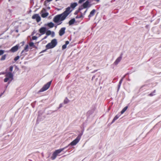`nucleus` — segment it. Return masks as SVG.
Here are the masks:
<instances>
[{
    "label": "nucleus",
    "mask_w": 161,
    "mask_h": 161,
    "mask_svg": "<svg viewBox=\"0 0 161 161\" xmlns=\"http://www.w3.org/2000/svg\"><path fill=\"white\" fill-rule=\"evenodd\" d=\"M51 83V81H50L45 84L39 91L40 92L45 91L48 89Z\"/></svg>",
    "instance_id": "6"
},
{
    "label": "nucleus",
    "mask_w": 161,
    "mask_h": 161,
    "mask_svg": "<svg viewBox=\"0 0 161 161\" xmlns=\"http://www.w3.org/2000/svg\"><path fill=\"white\" fill-rule=\"evenodd\" d=\"M19 58V56H17L14 59V60L15 61L17 60Z\"/></svg>",
    "instance_id": "25"
},
{
    "label": "nucleus",
    "mask_w": 161,
    "mask_h": 161,
    "mask_svg": "<svg viewBox=\"0 0 161 161\" xmlns=\"http://www.w3.org/2000/svg\"><path fill=\"white\" fill-rule=\"evenodd\" d=\"M46 30V28L45 27H42L41 28L39 29V32L43 34H44Z\"/></svg>",
    "instance_id": "10"
},
{
    "label": "nucleus",
    "mask_w": 161,
    "mask_h": 161,
    "mask_svg": "<svg viewBox=\"0 0 161 161\" xmlns=\"http://www.w3.org/2000/svg\"><path fill=\"white\" fill-rule=\"evenodd\" d=\"M86 0H80L79 1V3H82L84 2Z\"/></svg>",
    "instance_id": "30"
},
{
    "label": "nucleus",
    "mask_w": 161,
    "mask_h": 161,
    "mask_svg": "<svg viewBox=\"0 0 161 161\" xmlns=\"http://www.w3.org/2000/svg\"><path fill=\"white\" fill-rule=\"evenodd\" d=\"M47 25L50 28H52L54 26V24L52 22H50L48 23Z\"/></svg>",
    "instance_id": "19"
},
{
    "label": "nucleus",
    "mask_w": 161,
    "mask_h": 161,
    "mask_svg": "<svg viewBox=\"0 0 161 161\" xmlns=\"http://www.w3.org/2000/svg\"><path fill=\"white\" fill-rule=\"evenodd\" d=\"M24 43H25L24 42H21L20 43L22 44V46H23L24 45Z\"/></svg>",
    "instance_id": "34"
},
{
    "label": "nucleus",
    "mask_w": 161,
    "mask_h": 161,
    "mask_svg": "<svg viewBox=\"0 0 161 161\" xmlns=\"http://www.w3.org/2000/svg\"><path fill=\"white\" fill-rule=\"evenodd\" d=\"M119 117V116L118 115H116L113 119L112 123L114 122L116 120H117Z\"/></svg>",
    "instance_id": "21"
},
{
    "label": "nucleus",
    "mask_w": 161,
    "mask_h": 161,
    "mask_svg": "<svg viewBox=\"0 0 161 161\" xmlns=\"http://www.w3.org/2000/svg\"><path fill=\"white\" fill-rule=\"evenodd\" d=\"M79 10H80V8H79Z\"/></svg>",
    "instance_id": "41"
},
{
    "label": "nucleus",
    "mask_w": 161,
    "mask_h": 161,
    "mask_svg": "<svg viewBox=\"0 0 161 161\" xmlns=\"http://www.w3.org/2000/svg\"><path fill=\"white\" fill-rule=\"evenodd\" d=\"M75 22V19H73L69 21V24L70 25H72L74 24Z\"/></svg>",
    "instance_id": "18"
},
{
    "label": "nucleus",
    "mask_w": 161,
    "mask_h": 161,
    "mask_svg": "<svg viewBox=\"0 0 161 161\" xmlns=\"http://www.w3.org/2000/svg\"><path fill=\"white\" fill-rule=\"evenodd\" d=\"M57 44V40L55 39H53L52 40L51 42L48 43L46 46L47 49L54 48Z\"/></svg>",
    "instance_id": "2"
},
{
    "label": "nucleus",
    "mask_w": 161,
    "mask_h": 161,
    "mask_svg": "<svg viewBox=\"0 0 161 161\" xmlns=\"http://www.w3.org/2000/svg\"><path fill=\"white\" fill-rule=\"evenodd\" d=\"M13 74L10 72L7 73L6 75V78L4 80L5 82H10L13 79Z\"/></svg>",
    "instance_id": "3"
},
{
    "label": "nucleus",
    "mask_w": 161,
    "mask_h": 161,
    "mask_svg": "<svg viewBox=\"0 0 161 161\" xmlns=\"http://www.w3.org/2000/svg\"><path fill=\"white\" fill-rule=\"evenodd\" d=\"M65 28H62L59 31V35L61 36L63 35L64 32Z\"/></svg>",
    "instance_id": "11"
},
{
    "label": "nucleus",
    "mask_w": 161,
    "mask_h": 161,
    "mask_svg": "<svg viewBox=\"0 0 161 161\" xmlns=\"http://www.w3.org/2000/svg\"><path fill=\"white\" fill-rule=\"evenodd\" d=\"M128 108V107L127 106H126L121 111V114H123L124 112H125L127 110V109Z\"/></svg>",
    "instance_id": "20"
},
{
    "label": "nucleus",
    "mask_w": 161,
    "mask_h": 161,
    "mask_svg": "<svg viewBox=\"0 0 161 161\" xmlns=\"http://www.w3.org/2000/svg\"><path fill=\"white\" fill-rule=\"evenodd\" d=\"M13 69V66H10V67L9 69V71H12Z\"/></svg>",
    "instance_id": "28"
},
{
    "label": "nucleus",
    "mask_w": 161,
    "mask_h": 161,
    "mask_svg": "<svg viewBox=\"0 0 161 161\" xmlns=\"http://www.w3.org/2000/svg\"><path fill=\"white\" fill-rule=\"evenodd\" d=\"M52 0H47V1L48 2H49L51 1Z\"/></svg>",
    "instance_id": "38"
},
{
    "label": "nucleus",
    "mask_w": 161,
    "mask_h": 161,
    "mask_svg": "<svg viewBox=\"0 0 161 161\" xmlns=\"http://www.w3.org/2000/svg\"><path fill=\"white\" fill-rule=\"evenodd\" d=\"M51 32L50 31H48L46 32V35H49L51 34Z\"/></svg>",
    "instance_id": "23"
},
{
    "label": "nucleus",
    "mask_w": 161,
    "mask_h": 161,
    "mask_svg": "<svg viewBox=\"0 0 161 161\" xmlns=\"http://www.w3.org/2000/svg\"><path fill=\"white\" fill-rule=\"evenodd\" d=\"M69 102V99L67 98L66 97L64 98V103L66 104L68 103Z\"/></svg>",
    "instance_id": "16"
},
{
    "label": "nucleus",
    "mask_w": 161,
    "mask_h": 161,
    "mask_svg": "<svg viewBox=\"0 0 161 161\" xmlns=\"http://www.w3.org/2000/svg\"><path fill=\"white\" fill-rule=\"evenodd\" d=\"M89 4V2L88 1H86L85 3H84L83 5V7L84 8H87Z\"/></svg>",
    "instance_id": "14"
},
{
    "label": "nucleus",
    "mask_w": 161,
    "mask_h": 161,
    "mask_svg": "<svg viewBox=\"0 0 161 161\" xmlns=\"http://www.w3.org/2000/svg\"><path fill=\"white\" fill-rule=\"evenodd\" d=\"M122 82V80H121L120 81H119V87L120 86V84H121V82Z\"/></svg>",
    "instance_id": "31"
},
{
    "label": "nucleus",
    "mask_w": 161,
    "mask_h": 161,
    "mask_svg": "<svg viewBox=\"0 0 161 161\" xmlns=\"http://www.w3.org/2000/svg\"><path fill=\"white\" fill-rule=\"evenodd\" d=\"M19 47V45H17L16 46L13 47L11 49V51L13 52H16L17 51Z\"/></svg>",
    "instance_id": "9"
},
{
    "label": "nucleus",
    "mask_w": 161,
    "mask_h": 161,
    "mask_svg": "<svg viewBox=\"0 0 161 161\" xmlns=\"http://www.w3.org/2000/svg\"><path fill=\"white\" fill-rule=\"evenodd\" d=\"M65 148L59 149L56 150L53 154L52 156L51 157V158L52 160L54 159Z\"/></svg>",
    "instance_id": "4"
},
{
    "label": "nucleus",
    "mask_w": 161,
    "mask_h": 161,
    "mask_svg": "<svg viewBox=\"0 0 161 161\" xmlns=\"http://www.w3.org/2000/svg\"><path fill=\"white\" fill-rule=\"evenodd\" d=\"M76 18H79V17H76Z\"/></svg>",
    "instance_id": "39"
},
{
    "label": "nucleus",
    "mask_w": 161,
    "mask_h": 161,
    "mask_svg": "<svg viewBox=\"0 0 161 161\" xmlns=\"http://www.w3.org/2000/svg\"><path fill=\"white\" fill-rule=\"evenodd\" d=\"M6 58V55H3L2 57V58H1L0 60L1 61L4 60H5V59Z\"/></svg>",
    "instance_id": "22"
},
{
    "label": "nucleus",
    "mask_w": 161,
    "mask_h": 161,
    "mask_svg": "<svg viewBox=\"0 0 161 161\" xmlns=\"http://www.w3.org/2000/svg\"><path fill=\"white\" fill-rule=\"evenodd\" d=\"M63 106V105L62 103H61L59 105V108H60Z\"/></svg>",
    "instance_id": "33"
},
{
    "label": "nucleus",
    "mask_w": 161,
    "mask_h": 161,
    "mask_svg": "<svg viewBox=\"0 0 161 161\" xmlns=\"http://www.w3.org/2000/svg\"><path fill=\"white\" fill-rule=\"evenodd\" d=\"M69 43V42L68 41H66L65 42V44L66 45H68Z\"/></svg>",
    "instance_id": "32"
},
{
    "label": "nucleus",
    "mask_w": 161,
    "mask_h": 161,
    "mask_svg": "<svg viewBox=\"0 0 161 161\" xmlns=\"http://www.w3.org/2000/svg\"><path fill=\"white\" fill-rule=\"evenodd\" d=\"M33 47H34V48H37V47H36L34 45V46H33Z\"/></svg>",
    "instance_id": "37"
},
{
    "label": "nucleus",
    "mask_w": 161,
    "mask_h": 161,
    "mask_svg": "<svg viewBox=\"0 0 161 161\" xmlns=\"http://www.w3.org/2000/svg\"><path fill=\"white\" fill-rule=\"evenodd\" d=\"M33 47H34V48H37V47H36L34 45V46H33Z\"/></svg>",
    "instance_id": "36"
},
{
    "label": "nucleus",
    "mask_w": 161,
    "mask_h": 161,
    "mask_svg": "<svg viewBox=\"0 0 161 161\" xmlns=\"http://www.w3.org/2000/svg\"><path fill=\"white\" fill-rule=\"evenodd\" d=\"M32 18L36 19L37 22H39L41 20V18L38 14H35L32 16Z\"/></svg>",
    "instance_id": "7"
},
{
    "label": "nucleus",
    "mask_w": 161,
    "mask_h": 161,
    "mask_svg": "<svg viewBox=\"0 0 161 161\" xmlns=\"http://www.w3.org/2000/svg\"><path fill=\"white\" fill-rule=\"evenodd\" d=\"M121 59V57H118L115 60L114 62V64H117L120 61Z\"/></svg>",
    "instance_id": "13"
},
{
    "label": "nucleus",
    "mask_w": 161,
    "mask_h": 161,
    "mask_svg": "<svg viewBox=\"0 0 161 161\" xmlns=\"http://www.w3.org/2000/svg\"><path fill=\"white\" fill-rule=\"evenodd\" d=\"M86 12V11H85V13Z\"/></svg>",
    "instance_id": "40"
},
{
    "label": "nucleus",
    "mask_w": 161,
    "mask_h": 161,
    "mask_svg": "<svg viewBox=\"0 0 161 161\" xmlns=\"http://www.w3.org/2000/svg\"><path fill=\"white\" fill-rule=\"evenodd\" d=\"M82 135L78 136L76 138L71 142L69 145L71 146H75V145L79 141L81 138V136Z\"/></svg>",
    "instance_id": "5"
},
{
    "label": "nucleus",
    "mask_w": 161,
    "mask_h": 161,
    "mask_svg": "<svg viewBox=\"0 0 161 161\" xmlns=\"http://www.w3.org/2000/svg\"><path fill=\"white\" fill-rule=\"evenodd\" d=\"M95 12V9L92 10L90 13V14L88 16V17L90 18L93 16Z\"/></svg>",
    "instance_id": "12"
},
{
    "label": "nucleus",
    "mask_w": 161,
    "mask_h": 161,
    "mask_svg": "<svg viewBox=\"0 0 161 161\" xmlns=\"http://www.w3.org/2000/svg\"><path fill=\"white\" fill-rule=\"evenodd\" d=\"M28 45H26L24 49L21 52V53H23L24 51L27 52L28 51Z\"/></svg>",
    "instance_id": "17"
},
{
    "label": "nucleus",
    "mask_w": 161,
    "mask_h": 161,
    "mask_svg": "<svg viewBox=\"0 0 161 161\" xmlns=\"http://www.w3.org/2000/svg\"><path fill=\"white\" fill-rule=\"evenodd\" d=\"M45 9H43L41 12V16L42 18H45L48 15V13L47 12H45Z\"/></svg>",
    "instance_id": "8"
},
{
    "label": "nucleus",
    "mask_w": 161,
    "mask_h": 161,
    "mask_svg": "<svg viewBox=\"0 0 161 161\" xmlns=\"http://www.w3.org/2000/svg\"><path fill=\"white\" fill-rule=\"evenodd\" d=\"M37 37L36 36H33L32 37V39L33 40H35L37 39Z\"/></svg>",
    "instance_id": "29"
},
{
    "label": "nucleus",
    "mask_w": 161,
    "mask_h": 161,
    "mask_svg": "<svg viewBox=\"0 0 161 161\" xmlns=\"http://www.w3.org/2000/svg\"><path fill=\"white\" fill-rule=\"evenodd\" d=\"M77 5V4L76 3H74L71 4L70 7L73 9Z\"/></svg>",
    "instance_id": "15"
},
{
    "label": "nucleus",
    "mask_w": 161,
    "mask_h": 161,
    "mask_svg": "<svg viewBox=\"0 0 161 161\" xmlns=\"http://www.w3.org/2000/svg\"><path fill=\"white\" fill-rule=\"evenodd\" d=\"M70 7L66 8L65 11L62 14L56 16L53 19V21L55 23L64 20L72 11Z\"/></svg>",
    "instance_id": "1"
},
{
    "label": "nucleus",
    "mask_w": 161,
    "mask_h": 161,
    "mask_svg": "<svg viewBox=\"0 0 161 161\" xmlns=\"http://www.w3.org/2000/svg\"><path fill=\"white\" fill-rule=\"evenodd\" d=\"M4 53V52L3 50H0V55H2Z\"/></svg>",
    "instance_id": "27"
},
{
    "label": "nucleus",
    "mask_w": 161,
    "mask_h": 161,
    "mask_svg": "<svg viewBox=\"0 0 161 161\" xmlns=\"http://www.w3.org/2000/svg\"><path fill=\"white\" fill-rule=\"evenodd\" d=\"M66 46H67V45H66L65 44L63 45L62 47V49H65L66 47Z\"/></svg>",
    "instance_id": "26"
},
{
    "label": "nucleus",
    "mask_w": 161,
    "mask_h": 161,
    "mask_svg": "<svg viewBox=\"0 0 161 161\" xmlns=\"http://www.w3.org/2000/svg\"><path fill=\"white\" fill-rule=\"evenodd\" d=\"M46 50H43L41 52V53H44L46 51Z\"/></svg>",
    "instance_id": "35"
},
{
    "label": "nucleus",
    "mask_w": 161,
    "mask_h": 161,
    "mask_svg": "<svg viewBox=\"0 0 161 161\" xmlns=\"http://www.w3.org/2000/svg\"><path fill=\"white\" fill-rule=\"evenodd\" d=\"M30 47H33L34 46V43L32 42H31L29 44Z\"/></svg>",
    "instance_id": "24"
}]
</instances>
